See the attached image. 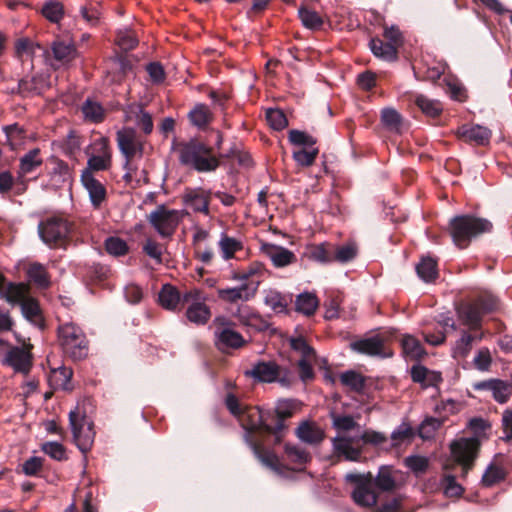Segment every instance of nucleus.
Returning <instances> with one entry per match:
<instances>
[{"instance_id":"nucleus-1","label":"nucleus","mask_w":512,"mask_h":512,"mask_svg":"<svg viewBox=\"0 0 512 512\" xmlns=\"http://www.w3.org/2000/svg\"><path fill=\"white\" fill-rule=\"evenodd\" d=\"M270 416H273L271 410H263L258 407H245L238 418L244 429V441L251 448L255 457L266 467L275 472H280V463L278 457L265 450L262 444L254 437L257 431H263L272 434V423Z\"/></svg>"},{"instance_id":"nucleus-2","label":"nucleus","mask_w":512,"mask_h":512,"mask_svg":"<svg viewBox=\"0 0 512 512\" xmlns=\"http://www.w3.org/2000/svg\"><path fill=\"white\" fill-rule=\"evenodd\" d=\"M179 162L197 172H212L219 166L211 147L198 140H190L178 146Z\"/></svg>"},{"instance_id":"nucleus-3","label":"nucleus","mask_w":512,"mask_h":512,"mask_svg":"<svg viewBox=\"0 0 512 512\" xmlns=\"http://www.w3.org/2000/svg\"><path fill=\"white\" fill-rule=\"evenodd\" d=\"M449 225L453 242L459 248L467 247L473 238L490 232L493 228L489 220L469 214L453 217Z\"/></svg>"},{"instance_id":"nucleus-4","label":"nucleus","mask_w":512,"mask_h":512,"mask_svg":"<svg viewBox=\"0 0 512 512\" xmlns=\"http://www.w3.org/2000/svg\"><path fill=\"white\" fill-rule=\"evenodd\" d=\"M8 292L7 302L11 305H20L23 317L34 326L42 329L44 327V319L38 301L29 295V287L24 284L22 286H11Z\"/></svg>"},{"instance_id":"nucleus-5","label":"nucleus","mask_w":512,"mask_h":512,"mask_svg":"<svg viewBox=\"0 0 512 512\" xmlns=\"http://www.w3.org/2000/svg\"><path fill=\"white\" fill-rule=\"evenodd\" d=\"M116 140L120 152L125 157L124 169L126 170L125 177L131 178L132 173L137 170L133 163L135 156L141 157L143 154V141L138 136L136 130L131 127H124L116 133Z\"/></svg>"},{"instance_id":"nucleus-6","label":"nucleus","mask_w":512,"mask_h":512,"mask_svg":"<svg viewBox=\"0 0 512 512\" xmlns=\"http://www.w3.org/2000/svg\"><path fill=\"white\" fill-rule=\"evenodd\" d=\"M58 340L64 352L74 360L86 357L88 347L85 335L80 328L72 323H66L58 328Z\"/></svg>"},{"instance_id":"nucleus-7","label":"nucleus","mask_w":512,"mask_h":512,"mask_svg":"<svg viewBox=\"0 0 512 512\" xmlns=\"http://www.w3.org/2000/svg\"><path fill=\"white\" fill-rule=\"evenodd\" d=\"M69 423L74 442L81 452L86 453L91 448L95 436L92 422L76 408L69 412Z\"/></svg>"},{"instance_id":"nucleus-8","label":"nucleus","mask_w":512,"mask_h":512,"mask_svg":"<svg viewBox=\"0 0 512 512\" xmlns=\"http://www.w3.org/2000/svg\"><path fill=\"white\" fill-rule=\"evenodd\" d=\"M345 479L355 484L352 491V498L358 506L372 507L376 504L377 495L371 488L373 475L370 472L366 474L348 473Z\"/></svg>"},{"instance_id":"nucleus-9","label":"nucleus","mask_w":512,"mask_h":512,"mask_svg":"<svg viewBox=\"0 0 512 512\" xmlns=\"http://www.w3.org/2000/svg\"><path fill=\"white\" fill-rule=\"evenodd\" d=\"M213 324L216 345L220 350L237 349L244 345L245 341L242 335L234 330V323L229 318L218 316L214 319Z\"/></svg>"},{"instance_id":"nucleus-10","label":"nucleus","mask_w":512,"mask_h":512,"mask_svg":"<svg viewBox=\"0 0 512 512\" xmlns=\"http://www.w3.org/2000/svg\"><path fill=\"white\" fill-rule=\"evenodd\" d=\"M70 229V223L62 216L48 217L38 225L40 238L49 246L64 240L68 236Z\"/></svg>"},{"instance_id":"nucleus-11","label":"nucleus","mask_w":512,"mask_h":512,"mask_svg":"<svg viewBox=\"0 0 512 512\" xmlns=\"http://www.w3.org/2000/svg\"><path fill=\"white\" fill-rule=\"evenodd\" d=\"M477 437L460 438L450 444V450L454 460L462 466L463 475H466L476 458L479 448Z\"/></svg>"},{"instance_id":"nucleus-12","label":"nucleus","mask_w":512,"mask_h":512,"mask_svg":"<svg viewBox=\"0 0 512 512\" xmlns=\"http://www.w3.org/2000/svg\"><path fill=\"white\" fill-rule=\"evenodd\" d=\"M187 305V319L197 325H204L210 318V310L204 303L198 289H191L183 294V306Z\"/></svg>"},{"instance_id":"nucleus-13","label":"nucleus","mask_w":512,"mask_h":512,"mask_svg":"<svg viewBox=\"0 0 512 512\" xmlns=\"http://www.w3.org/2000/svg\"><path fill=\"white\" fill-rule=\"evenodd\" d=\"M148 220L162 237H170L178 226L181 215L177 210L158 206L150 213Z\"/></svg>"},{"instance_id":"nucleus-14","label":"nucleus","mask_w":512,"mask_h":512,"mask_svg":"<svg viewBox=\"0 0 512 512\" xmlns=\"http://www.w3.org/2000/svg\"><path fill=\"white\" fill-rule=\"evenodd\" d=\"M359 441L357 433L353 436L337 435L332 439L334 455L348 461H358L362 454V449L357 445Z\"/></svg>"},{"instance_id":"nucleus-15","label":"nucleus","mask_w":512,"mask_h":512,"mask_svg":"<svg viewBox=\"0 0 512 512\" xmlns=\"http://www.w3.org/2000/svg\"><path fill=\"white\" fill-rule=\"evenodd\" d=\"M259 284V280H252L237 287L219 288L217 295L221 300L228 303L247 302L254 298Z\"/></svg>"},{"instance_id":"nucleus-16","label":"nucleus","mask_w":512,"mask_h":512,"mask_svg":"<svg viewBox=\"0 0 512 512\" xmlns=\"http://www.w3.org/2000/svg\"><path fill=\"white\" fill-rule=\"evenodd\" d=\"M296 405L292 400H279L274 410H271L273 416H270L272 423V435H274L275 443H280L285 430V419L292 416Z\"/></svg>"},{"instance_id":"nucleus-17","label":"nucleus","mask_w":512,"mask_h":512,"mask_svg":"<svg viewBox=\"0 0 512 512\" xmlns=\"http://www.w3.org/2000/svg\"><path fill=\"white\" fill-rule=\"evenodd\" d=\"M473 388L477 391L491 392L493 399L499 404L508 402L512 395V382L496 378L477 382Z\"/></svg>"},{"instance_id":"nucleus-18","label":"nucleus","mask_w":512,"mask_h":512,"mask_svg":"<svg viewBox=\"0 0 512 512\" xmlns=\"http://www.w3.org/2000/svg\"><path fill=\"white\" fill-rule=\"evenodd\" d=\"M98 155H92L87 161V168L84 171H104L111 165V153L108 147V140L100 138L93 144Z\"/></svg>"},{"instance_id":"nucleus-19","label":"nucleus","mask_w":512,"mask_h":512,"mask_svg":"<svg viewBox=\"0 0 512 512\" xmlns=\"http://www.w3.org/2000/svg\"><path fill=\"white\" fill-rule=\"evenodd\" d=\"M246 376H250L260 382H274L279 381L282 385L285 384L284 379H279L280 376V368L279 366L272 361L269 362H258L253 366L251 370H247L245 372Z\"/></svg>"},{"instance_id":"nucleus-20","label":"nucleus","mask_w":512,"mask_h":512,"mask_svg":"<svg viewBox=\"0 0 512 512\" xmlns=\"http://www.w3.org/2000/svg\"><path fill=\"white\" fill-rule=\"evenodd\" d=\"M81 182L88 192L91 204L94 208H99L106 198V189L90 171H83Z\"/></svg>"},{"instance_id":"nucleus-21","label":"nucleus","mask_w":512,"mask_h":512,"mask_svg":"<svg viewBox=\"0 0 512 512\" xmlns=\"http://www.w3.org/2000/svg\"><path fill=\"white\" fill-rule=\"evenodd\" d=\"M125 118L127 121L134 122L145 134H150L153 131L152 115L144 110L140 104H131L125 110Z\"/></svg>"},{"instance_id":"nucleus-22","label":"nucleus","mask_w":512,"mask_h":512,"mask_svg":"<svg viewBox=\"0 0 512 512\" xmlns=\"http://www.w3.org/2000/svg\"><path fill=\"white\" fill-rule=\"evenodd\" d=\"M185 205L194 212L208 214L210 191L202 188L189 189L184 194Z\"/></svg>"},{"instance_id":"nucleus-23","label":"nucleus","mask_w":512,"mask_h":512,"mask_svg":"<svg viewBox=\"0 0 512 512\" xmlns=\"http://www.w3.org/2000/svg\"><path fill=\"white\" fill-rule=\"evenodd\" d=\"M297 437L304 443L318 445L325 437L324 430L316 423L304 421L296 429Z\"/></svg>"},{"instance_id":"nucleus-24","label":"nucleus","mask_w":512,"mask_h":512,"mask_svg":"<svg viewBox=\"0 0 512 512\" xmlns=\"http://www.w3.org/2000/svg\"><path fill=\"white\" fill-rule=\"evenodd\" d=\"M350 347L352 350L358 353L366 354L369 356H388V354L384 352L382 339L377 336L352 342Z\"/></svg>"},{"instance_id":"nucleus-25","label":"nucleus","mask_w":512,"mask_h":512,"mask_svg":"<svg viewBox=\"0 0 512 512\" xmlns=\"http://www.w3.org/2000/svg\"><path fill=\"white\" fill-rule=\"evenodd\" d=\"M4 362L15 371L27 373L31 366L29 354L20 347L11 348L5 355Z\"/></svg>"},{"instance_id":"nucleus-26","label":"nucleus","mask_w":512,"mask_h":512,"mask_svg":"<svg viewBox=\"0 0 512 512\" xmlns=\"http://www.w3.org/2000/svg\"><path fill=\"white\" fill-rule=\"evenodd\" d=\"M160 305L170 311H176L183 306V294L170 284L163 285L159 292Z\"/></svg>"},{"instance_id":"nucleus-27","label":"nucleus","mask_w":512,"mask_h":512,"mask_svg":"<svg viewBox=\"0 0 512 512\" xmlns=\"http://www.w3.org/2000/svg\"><path fill=\"white\" fill-rule=\"evenodd\" d=\"M459 134L466 141L474 142L477 145H487L491 138V131L487 127L474 125L471 127L463 126L459 129Z\"/></svg>"},{"instance_id":"nucleus-28","label":"nucleus","mask_w":512,"mask_h":512,"mask_svg":"<svg viewBox=\"0 0 512 512\" xmlns=\"http://www.w3.org/2000/svg\"><path fill=\"white\" fill-rule=\"evenodd\" d=\"M458 316L462 323L474 330L480 327L483 313L476 303L462 305L458 309Z\"/></svg>"},{"instance_id":"nucleus-29","label":"nucleus","mask_w":512,"mask_h":512,"mask_svg":"<svg viewBox=\"0 0 512 512\" xmlns=\"http://www.w3.org/2000/svg\"><path fill=\"white\" fill-rule=\"evenodd\" d=\"M264 302L276 313H283L287 310L289 303L292 302V295L282 294L276 289L265 291Z\"/></svg>"},{"instance_id":"nucleus-30","label":"nucleus","mask_w":512,"mask_h":512,"mask_svg":"<svg viewBox=\"0 0 512 512\" xmlns=\"http://www.w3.org/2000/svg\"><path fill=\"white\" fill-rule=\"evenodd\" d=\"M71 377L72 370L62 366L51 370L48 381L55 390H69Z\"/></svg>"},{"instance_id":"nucleus-31","label":"nucleus","mask_w":512,"mask_h":512,"mask_svg":"<svg viewBox=\"0 0 512 512\" xmlns=\"http://www.w3.org/2000/svg\"><path fill=\"white\" fill-rule=\"evenodd\" d=\"M27 277L30 282L40 289H46L51 284L46 267L38 262L29 265L27 269Z\"/></svg>"},{"instance_id":"nucleus-32","label":"nucleus","mask_w":512,"mask_h":512,"mask_svg":"<svg viewBox=\"0 0 512 512\" xmlns=\"http://www.w3.org/2000/svg\"><path fill=\"white\" fill-rule=\"evenodd\" d=\"M40 150L38 148L32 149L20 158L19 165V178L25 177L27 174L35 171L42 164V159L39 156Z\"/></svg>"},{"instance_id":"nucleus-33","label":"nucleus","mask_w":512,"mask_h":512,"mask_svg":"<svg viewBox=\"0 0 512 512\" xmlns=\"http://www.w3.org/2000/svg\"><path fill=\"white\" fill-rule=\"evenodd\" d=\"M233 316L246 326H251L259 330L265 326L261 317L247 305L239 306L233 313Z\"/></svg>"},{"instance_id":"nucleus-34","label":"nucleus","mask_w":512,"mask_h":512,"mask_svg":"<svg viewBox=\"0 0 512 512\" xmlns=\"http://www.w3.org/2000/svg\"><path fill=\"white\" fill-rule=\"evenodd\" d=\"M307 257L310 260L321 264H329L333 262L332 244L321 243L313 245L307 250Z\"/></svg>"},{"instance_id":"nucleus-35","label":"nucleus","mask_w":512,"mask_h":512,"mask_svg":"<svg viewBox=\"0 0 512 512\" xmlns=\"http://www.w3.org/2000/svg\"><path fill=\"white\" fill-rule=\"evenodd\" d=\"M370 49L372 53L387 61H393L397 57L396 47L391 43H384L382 40L375 38L370 41Z\"/></svg>"},{"instance_id":"nucleus-36","label":"nucleus","mask_w":512,"mask_h":512,"mask_svg":"<svg viewBox=\"0 0 512 512\" xmlns=\"http://www.w3.org/2000/svg\"><path fill=\"white\" fill-rule=\"evenodd\" d=\"M295 306L297 312L311 316L318 307V299L315 294L304 292L297 296Z\"/></svg>"},{"instance_id":"nucleus-37","label":"nucleus","mask_w":512,"mask_h":512,"mask_svg":"<svg viewBox=\"0 0 512 512\" xmlns=\"http://www.w3.org/2000/svg\"><path fill=\"white\" fill-rule=\"evenodd\" d=\"M221 256L224 260L234 258L236 252L242 249L241 241L222 233L218 242Z\"/></svg>"},{"instance_id":"nucleus-38","label":"nucleus","mask_w":512,"mask_h":512,"mask_svg":"<svg viewBox=\"0 0 512 512\" xmlns=\"http://www.w3.org/2000/svg\"><path fill=\"white\" fill-rule=\"evenodd\" d=\"M390 466H381L374 479L376 487L381 491H392L396 487V480Z\"/></svg>"},{"instance_id":"nucleus-39","label":"nucleus","mask_w":512,"mask_h":512,"mask_svg":"<svg viewBox=\"0 0 512 512\" xmlns=\"http://www.w3.org/2000/svg\"><path fill=\"white\" fill-rule=\"evenodd\" d=\"M333 262L348 263L352 261L358 253V248L355 243L349 242L343 245H332Z\"/></svg>"},{"instance_id":"nucleus-40","label":"nucleus","mask_w":512,"mask_h":512,"mask_svg":"<svg viewBox=\"0 0 512 512\" xmlns=\"http://www.w3.org/2000/svg\"><path fill=\"white\" fill-rule=\"evenodd\" d=\"M268 255L276 267H285L296 261L295 254L284 247L273 246Z\"/></svg>"},{"instance_id":"nucleus-41","label":"nucleus","mask_w":512,"mask_h":512,"mask_svg":"<svg viewBox=\"0 0 512 512\" xmlns=\"http://www.w3.org/2000/svg\"><path fill=\"white\" fill-rule=\"evenodd\" d=\"M403 353L412 360L421 358L425 351L421 343L412 335H405L401 339Z\"/></svg>"},{"instance_id":"nucleus-42","label":"nucleus","mask_w":512,"mask_h":512,"mask_svg":"<svg viewBox=\"0 0 512 512\" xmlns=\"http://www.w3.org/2000/svg\"><path fill=\"white\" fill-rule=\"evenodd\" d=\"M416 272L423 281H433L438 275L436 261L431 257H423L416 265Z\"/></svg>"},{"instance_id":"nucleus-43","label":"nucleus","mask_w":512,"mask_h":512,"mask_svg":"<svg viewBox=\"0 0 512 512\" xmlns=\"http://www.w3.org/2000/svg\"><path fill=\"white\" fill-rule=\"evenodd\" d=\"M52 50L55 59L62 62H69L76 55V49L72 42L64 40L55 41L53 43Z\"/></svg>"},{"instance_id":"nucleus-44","label":"nucleus","mask_w":512,"mask_h":512,"mask_svg":"<svg viewBox=\"0 0 512 512\" xmlns=\"http://www.w3.org/2000/svg\"><path fill=\"white\" fill-rule=\"evenodd\" d=\"M285 453L287 459L298 466H304L311 460L310 453L296 444H286Z\"/></svg>"},{"instance_id":"nucleus-45","label":"nucleus","mask_w":512,"mask_h":512,"mask_svg":"<svg viewBox=\"0 0 512 512\" xmlns=\"http://www.w3.org/2000/svg\"><path fill=\"white\" fill-rule=\"evenodd\" d=\"M332 425L340 433L348 431H356L359 433L361 430L360 425L350 415L332 414Z\"/></svg>"},{"instance_id":"nucleus-46","label":"nucleus","mask_w":512,"mask_h":512,"mask_svg":"<svg viewBox=\"0 0 512 512\" xmlns=\"http://www.w3.org/2000/svg\"><path fill=\"white\" fill-rule=\"evenodd\" d=\"M189 119L194 126L203 128L211 121L212 114L205 104H197L189 112Z\"/></svg>"},{"instance_id":"nucleus-47","label":"nucleus","mask_w":512,"mask_h":512,"mask_svg":"<svg viewBox=\"0 0 512 512\" xmlns=\"http://www.w3.org/2000/svg\"><path fill=\"white\" fill-rule=\"evenodd\" d=\"M415 103L424 114L430 117L438 116L443 109L442 104L438 100L429 99L422 94L416 96Z\"/></svg>"},{"instance_id":"nucleus-48","label":"nucleus","mask_w":512,"mask_h":512,"mask_svg":"<svg viewBox=\"0 0 512 512\" xmlns=\"http://www.w3.org/2000/svg\"><path fill=\"white\" fill-rule=\"evenodd\" d=\"M300 148L293 151L292 157L300 167H309L313 165L319 153L317 147Z\"/></svg>"},{"instance_id":"nucleus-49","label":"nucleus","mask_w":512,"mask_h":512,"mask_svg":"<svg viewBox=\"0 0 512 512\" xmlns=\"http://www.w3.org/2000/svg\"><path fill=\"white\" fill-rule=\"evenodd\" d=\"M298 15L303 26L308 29L317 30L323 24L322 17L316 11L310 10L306 7H301L298 10Z\"/></svg>"},{"instance_id":"nucleus-50","label":"nucleus","mask_w":512,"mask_h":512,"mask_svg":"<svg viewBox=\"0 0 512 512\" xmlns=\"http://www.w3.org/2000/svg\"><path fill=\"white\" fill-rule=\"evenodd\" d=\"M82 112L85 119L95 123L102 121L104 117L103 107L91 99H87L83 103Z\"/></svg>"},{"instance_id":"nucleus-51","label":"nucleus","mask_w":512,"mask_h":512,"mask_svg":"<svg viewBox=\"0 0 512 512\" xmlns=\"http://www.w3.org/2000/svg\"><path fill=\"white\" fill-rule=\"evenodd\" d=\"M381 121L390 131H399L402 118L394 108L387 107L381 111Z\"/></svg>"},{"instance_id":"nucleus-52","label":"nucleus","mask_w":512,"mask_h":512,"mask_svg":"<svg viewBox=\"0 0 512 512\" xmlns=\"http://www.w3.org/2000/svg\"><path fill=\"white\" fill-rule=\"evenodd\" d=\"M38 51H44V49L38 44L29 39L23 38L16 43L17 55L23 59L24 57L32 58Z\"/></svg>"},{"instance_id":"nucleus-53","label":"nucleus","mask_w":512,"mask_h":512,"mask_svg":"<svg viewBox=\"0 0 512 512\" xmlns=\"http://www.w3.org/2000/svg\"><path fill=\"white\" fill-rule=\"evenodd\" d=\"M442 420L434 417L426 418L419 426L418 434L424 439H431L435 432L441 427Z\"/></svg>"},{"instance_id":"nucleus-54","label":"nucleus","mask_w":512,"mask_h":512,"mask_svg":"<svg viewBox=\"0 0 512 512\" xmlns=\"http://www.w3.org/2000/svg\"><path fill=\"white\" fill-rule=\"evenodd\" d=\"M266 119L274 130H282L288 125L287 118L280 109H268L266 111Z\"/></svg>"},{"instance_id":"nucleus-55","label":"nucleus","mask_w":512,"mask_h":512,"mask_svg":"<svg viewBox=\"0 0 512 512\" xmlns=\"http://www.w3.org/2000/svg\"><path fill=\"white\" fill-rule=\"evenodd\" d=\"M289 141L291 144L301 146L303 148L314 147L316 144V139L314 137L300 130H291L289 132Z\"/></svg>"},{"instance_id":"nucleus-56","label":"nucleus","mask_w":512,"mask_h":512,"mask_svg":"<svg viewBox=\"0 0 512 512\" xmlns=\"http://www.w3.org/2000/svg\"><path fill=\"white\" fill-rule=\"evenodd\" d=\"M413 437V430L408 423H401L392 433V445L398 446Z\"/></svg>"},{"instance_id":"nucleus-57","label":"nucleus","mask_w":512,"mask_h":512,"mask_svg":"<svg viewBox=\"0 0 512 512\" xmlns=\"http://www.w3.org/2000/svg\"><path fill=\"white\" fill-rule=\"evenodd\" d=\"M42 13L51 22H58L63 15V8L60 2L49 0L42 8Z\"/></svg>"},{"instance_id":"nucleus-58","label":"nucleus","mask_w":512,"mask_h":512,"mask_svg":"<svg viewBox=\"0 0 512 512\" xmlns=\"http://www.w3.org/2000/svg\"><path fill=\"white\" fill-rule=\"evenodd\" d=\"M341 383L354 391H360L364 387V379L355 371H346L340 376Z\"/></svg>"},{"instance_id":"nucleus-59","label":"nucleus","mask_w":512,"mask_h":512,"mask_svg":"<svg viewBox=\"0 0 512 512\" xmlns=\"http://www.w3.org/2000/svg\"><path fill=\"white\" fill-rule=\"evenodd\" d=\"M444 494L447 497H458L463 493V488L458 484L453 475L447 474L441 481Z\"/></svg>"},{"instance_id":"nucleus-60","label":"nucleus","mask_w":512,"mask_h":512,"mask_svg":"<svg viewBox=\"0 0 512 512\" xmlns=\"http://www.w3.org/2000/svg\"><path fill=\"white\" fill-rule=\"evenodd\" d=\"M106 251L114 256H122L127 253V243L118 237H109L105 241Z\"/></svg>"},{"instance_id":"nucleus-61","label":"nucleus","mask_w":512,"mask_h":512,"mask_svg":"<svg viewBox=\"0 0 512 512\" xmlns=\"http://www.w3.org/2000/svg\"><path fill=\"white\" fill-rule=\"evenodd\" d=\"M291 348L301 354V358H315L314 349L303 337H296L290 340Z\"/></svg>"},{"instance_id":"nucleus-62","label":"nucleus","mask_w":512,"mask_h":512,"mask_svg":"<svg viewBox=\"0 0 512 512\" xmlns=\"http://www.w3.org/2000/svg\"><path fill=\"white\" fill-rule=\"evenodd\" d=\"M504 478V473L501 468L491 464L487 467L482 476V483L485 486H493Z\"/></svg>"},{"instance_id":"nucleus-63","label":"nucleus","mask_w":512,"mask_h":512,"mask_svg":"<svg viewBox=\"0 0 512 512\" xmlns=\"http://www.w3.org/2000/svg\"><path fill=\"white\" fill-rule=\"evenodd\" d=\"M405 465L415 474H421L428 468V459L420 455L408 456Z\"/></svg>"},{"instance_id":"nucleus-64","label":"nucleus","mask_w":512,"mask_h":512,"mask_svg":"<svg viewBox=\"0 0 512 512\" xmlns=\"http://www.w3.org/2000/svg\"><path fill=\"white\" fill-rule=\"evenodd\" d=\"M43 459L38 456H32L22 464V471L26 476H37L42 470Z\"/></svg>"}]
</instances>
